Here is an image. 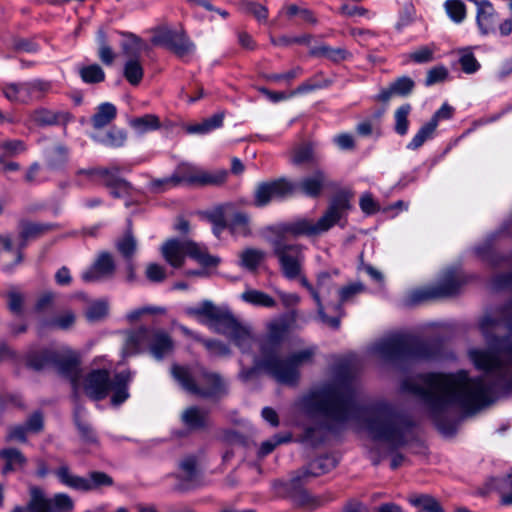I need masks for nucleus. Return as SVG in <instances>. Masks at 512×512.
Instances as JSON below:
<instances>
[{
  "label": "nucleus",
  "mask_w": 512,
  "mask_h": 512,
  "mask_svg": "<svg viewBox=\"0 0 512 512\" xmlns=\"http://www.w3.org/2000/svg\"><path fill=\"white\" fill-rule=\"evenodd\" d=\"M512 334V299L501 308L500 319L485 316L480 329L489 349H472L469 357L475 367L485 372L481 377H470L468 372L425 373L407 378L401 384L404 392L417 396L439 429L452 407L475 413L493 402L497 391L512 389V338L493 337L489 333L499 322Z\"/></svg>",
  "instance_id": "f257e3e1"
},
{
  "label": "nucleus",
  "mask_w": 512,
  "mask_h": 512,
  "mask_svg": "<svg viewBox=\"0 0 512 512\" xmlns=\"http://www.w3.org/2000/svg\"><path fill=\"white\" fill-rule=\"evenodd\" d=\"M301 406L307 414L322 417L332 426L366 416L367 430L373 438L396 446L405 443V435L412 427L409 418L392 405L360 406L355 379L351 376L337 377L312 389L301 399Z\"/></svg>",
  "instance_id": "f03ea898"
},
{
  "label": "nucleus",
  "mask_w": 512,
  "mask_h": 512,
  "mask_svg": "<svg viewBox=\"0 0 512 512\" xmlns=\"http://www.w3.org/2000/svg\"><path fill=\"white\" fill-rule=\"evenodd\" d=\"M289 330L290 324L285 318L274 320L267 325L266 335L259 340L261 358L256 362V366L278 383L293 385L299 378V368L312 361L315 349L306 348L292 353L285 359L280 358L278 353Z\"/></svg>",
  "instance_id": "7ed1b4c3"
},
{
  "label": "nucleus",
  "mask_w": 512,
  "mask_h": 512,
  "mask_svg": "<svg viewBox=\"0 0 512 512\" xmlns=\"http://www.w3.org/2000/svg\"><path fill=\"white\" fill-rule=\"evenodd\" d=\"M353 192L340 190L330 199L329 204L317 222L309 218H297L291 221L282 222L270 226L268 231L271 235L288 238L292 237H313L329 231L335 225L344 227L347 216L352 209Z\"/></svg>",
  "instance_id": "20e7f679"
},
{
  "label": "nucleus",
  "mask_w": 512,
  "mask_h": 512,
  "mask_svg": "<svg viewBox=\"0 0 512 512\" xmlns=\"http://www.w3.org/2000/svg\"><path fill=\"white\" fill-rule=\"evenodd\" d=\"M441 343L437 340L421 341L407 334H394L381 339L372 352L382 360H429L439 357Z\"/></svg>",
  "instance_id": "39448f33"
},
{
  "label": "nucleus",
  "mask_w": 512,
  "mask_h": 512,
  "mask_svg": "<svg viewBox=\"0 0 512 512\" xmlns=\"http://www.w3.org/2000/svg\"><path fill=\"white\" fill-rule=\"evenodd\" d=\"M187 313L191 316L207 318L215 331L228 336L243 353L252 350L255 337L249 328L237 321L228 308L216 306L211 301H204L198 306L188 308Z\"/></svg>",
  "instance_id": "423d86ee"
},
{
  "label": "nucleus",
  "mask_w": 512,
  "mask_h": 512,
  "mask_svg": "<svg viewBox=\"0 0 512 512\" xmlns=\"http://www.w3.org/2000/svg\"><path fill=\"white\" fill-rule=\"evenodd\" d=\"M171 374L188 393L202 397L219 399L227 394V385L220 374L207 370L201 365L186 366L173 364Z\"/></svg>",
  "instance_id": "0eeeda50"
},
{
  "label": "nucleus",
  "mask_w": 512,
  "mask_h": 512,
  "mask_svg": "<svg viewBox=\"0 0 512 512\" xmlns=\"http://www.w3.org/2000/svg\"><path fill=\"white\" fill-rule=\"evenodd\" d=\"M174 348V341L165 329L141 326L127 332L123 355L132 356L147 351L156 360H162L169 356Z\"/></svg>",
  "instance_id": "6e6552de"
},
{
  "label": "nucleus",
  "mask_w": 512,
  "mask_h": 512,
  "mask_svg": "<svg viewBox=\"0 0 512 512\" xmlns=\"http://www.w3.org/2000/svg\"><path fill=\"white\" fill-rule=\"evenodd\" d=\"M227 176L228 172L225 169L210 171L191 164H181L171 176L153 180L151 187L161 192L181 183L194 186H217L223 184Z\"/></svg>",
  "instance_id": "1a4fd4ad"
},
{
  "label": "nucleus",
  "mask_w": 512,
  "mask_h": 512,
  "mask_svg": "<svg viewBox=\"0 0 512 512\" xmlns=\"http://www.w3.org/2000/svg\"><path fill=\"white\" fill-rule=\"evenodd\" d=\"M27 364L35 370L53 366L60 374L68 377L73 385H76L79 376L78 355L68 348L31 352L27 357Z\"/></svg>",
  "instance_id": "9d476101"
},
{
  "label": "nucleus",
  "mask_w": 512,
  "mask_h": 512,
  "mask_svg": "<svg viewBox=\"0 0 512 512\" xmlns=\"http://www.w3.org/2000/svg\"><path fill=\"white\" fill-rule=\"evenodd\" d=\"M269 242L282 275L288 280L300 277L305 263V246L275 235H271Z\"/></svg>",
  "instance_id": "9b49d317"
},
{
  "label": "nucleus",
  "mask_w": 512,
  "mask_h": 512,
  "mask_svg": "<svg viewBox=\"0 0 512 512\" xmlns=\"http://www.w3.org/2000/svg\"><path fill=\"white\" fill-rule=\"evenodd\" d=\"M161 252L166 262L174 268L181 267L186 256L206 267L217 266L220 262L219 258L211 256L205 247L189 240H168L163 244Z\"/></svg>",
  "instance_id": "f8f14e48"
},
{
  "label": "nucleus",
  "mask_w": 512,
  "mask_h": 512,
  "mask_svg": "<svg viewBox=\"0 0 512 512\" xmlns=\"http://www.w3.org/2000/svg\"><path fill=\"white\" fill-rule=\"evenodd\" d=\"M463 283L460 273L455 269H449L436 285L411 291L405 299V305L413 306L431 299L454 296Z\"/></svg>",
  "instance_id": "ddd939ff"
},
{
  "label": "nucleus",
  "mask_w": 512,
  "mask_h": 512,
  "mask_svg": "<svg viewBox=\"0 0 512 512\" xmlns=\"http://www.w3.org/2000/svg\"><path fill=\"white\" fill-rule=\"evenodd\" d=\"M119 169L108 168H90L77 171L78 184L83 186L86 182L102 183L110 189V193L115 198L123 197L129 194L131 185L129 182L118 176Z\"/></svg>",
  "instance_id": "4468645a"
},
{
  "label": "nucleus",
  "mask_w": 512,
  "mask_h": 512,
  "mask_svg": "<svg viewBox=\"0 0 512 512\" xmlns=\"http://www.w3.org/2000/svg\"><path fill=\"white\" fill-rule=\"evenodd\" d=\"M53 474L59 482L71 489L88 492L113 485V479L108 474L101 471H93L88 477H81L73 474L66 463H62L53 471Z\"/></svg>",
  "instance_id": "2eb2a0df"
},
{
  "label": "nucleus",
  "mask_w": 512,
  "mask_h": 512,
  "mask_svg": "<svg viewBox=\"0 0 512 512\" xmlns=\"http://www.w3.org/2000/svg\"><path fill=\"white\" fill-rule=\"evenodd\" d=\"M51 83L43 80L3 83L1 91L10 102L28 104L42 99L51 90Z\"/></svg>",
  "instance_id": "dca6fc26"
},
{
  "label": "nucleus",
  "mask_w": 512,
  "mask_h": 512,
  "mask_svg": "<svg viewBox=\"0 0 512 512\" xmlns=\"http://www.w3.org/2000/svg\"><path fill=\"white\" fill-rule=\"evenodd\" d=\"M30 493L29 512H72L74 509V502L68 494L58 493L48 499L42 490L35 487L31 489Z\"/></svg>",
  "instance_id": "f3484780"
},
{
  "label": "nucleus",
  "mask_w": 512,
  "mask_h": 512,
  "mask_svg": "<svg viewBox=\"0 0 512 512\" xmlns=\"http://www.w3.org/2000/svg\"><path fill=\"white\" fill-rule=\"evenodd\" d=\"M144 45L139 37L130 35L122 46L124 54L130 57L124 65V77L133 86H137L143 79L144 70L138 56Z\"/></svg>",
  "instance_id": "a211bd4d"
},
{
  "label": "nucleus",
  "mask_w": 512,
  "mask_h": 512,
  "mask_svg": "<svg viewBox=\"0 0 512 512\" xmlns=\"http://www.w3.org/2000/svg\"><path fill=\"white\" fill-rule=\"evenodd\" d=\"M152 41L155 44L165 46L181 58L192 54L195 50V45L184 32L172 30L167 27L156 29Z\"/></svg>",
  "instance_id": "6ab92c4d"
},
{
  "label": "nucleus",
  "mask_w": 512,
  "mask_h": 512,
  "mask_svg": "<svg viewBox=\"0 0 512 512\" xmlns=\"http://www.w3.org/2000/svg\"><path fill=\"white\" fill-rule=\"evenodd\" d=\"M295 193L292 182L280 178L270 182L258 184L254 192V205L264 207L274 199H284Z\"/></svg>",
  "instance_id": "aec40b11"
},
{
  "label": "nucleus",
  "mask_w": 512,
  "mask_h": 512,
  "mask_svg": "<svg viewBox=\"0 0 512 512\" xmlns=\"http://www.w3.org/2000/svg\"><path fill=\"white\" fill-rule=\"evenodd\" d=\"M297 279L300 280L301 285L307 289V291L310 293L311 297L316 303L317 306V312L321 319V321L328 325L329 327L333 329H338L340 327V320L338 317H329L326 315L324 311V306L322 304V300L320 297V290L324 288L327 282L331 280L330 275L326 272L320 273L317 277V288H315L303 275V272L301 273V276Z\"/></svg>",
  "instance_id": "412c9836"
},
{
  "label": "nucleus",
  "mask_w": 512,
  "mask_h": 512,
  "mask_svg": "<svg viewBox=\"0 0 512 512\" xmlns=\"http://www.w3.org/2000/svg\"><path fill=\"white\" fill-rule=\"evenodd\" d=\"M337 461L333 456H322L311 461L306 467L296 472L290 480L293 488L307 482L310 478L318 477L334 469Z\"/></svg>",
  "instance_id": "4be33fe9"
},
{
  "label": "nucleus",
  "mask_w": 512,
  "mask_h": 512,
  "mask_svg": "<svg viewBox=\"0 0 512 512\" xmlns=\"http://www.w3.org/2000/svg\"><path fill=\"white\" fill-rule=\"evenodd\" d=\"M116 265L109 252H101L94 263L85 270L81 278L86 283L100 282L114 276Z\"/></svg>",
  "instance_id": "5701e85b"
},
{
  "label": "nucleus",
  "mask_w": 512,
  "mask_h": 512,
  "mask_svg": "<svg viewBox=\"0 0 512 512\" xmlns=\"http://www.w3.org/2000/svg\"><path fill=\"white\" fill-rule=\"evenodd\" d=\"M111 382L107 370H94L87 375L84 389L90 398L101 400L105 398L110 391Z\"/></svg>",
  "instance_id": "b1692460"
},
{
  "label": "nucleus",
  "mask_w": 512,
  "mask_h": 512,
  "mask_svg": "<svg viewBox=\"0 0 512 512\" xmlns=\"http://www.w3.org/2000/svg\"><path fill=\"white\" fill-rule=\"evenodd\" d=\"M294 186L295 191L299 190L302 194L310 198H318L328 186V178L323 170H316L312 175L302 178L297 184H294Z\"/></svg>",
  "instance_id": "393cba45"
},
{
  "label": "nucleus",
  "mask_w": 512,
  "mask_h": 512,
  "mask_svg": "<svg viewBox=\"0 0 512 512\" xmlns=\"http://www.w3.org/2000/svg\"><path fill=\"white\" fill-rule=\"evenodd\" d=\"M20 233L19 236L22 240L21 248L16 251V263L22 260L21 249L26 245L29 240L37 239L55 228L54 224L22 221L19 225Z\"/></svg>",
  "instance_id": "a878e982"
},
{
  "label": "nucleus",
  "mask_w": 512,
  "mask_h": 512,
  "mask_svg": "<svg viewBox=\"0 0 512 512\" xmlns=\"http://www.w3.org/2000/svg\"><path fill=\"white\" fill-rule=\"evenodd\" d=\"M477 6L476 23L482 35H488L495 32V26L498 19L497 13L488 0L475 1Z\"/></svg>",
  "instance_id": "bb28decb"
},
{
  "label": "nucleus",
  "mask_w": 512,
  "mask_h": 512,
  "mask_svg": "<svg viewBox=\"0 0 512 512\" xmlns=\"http://www.w3.org/2000/svg\"><path fill=\"white\" fill-rule=\"evenodd\" d=\"M176 477L179 480L178 488L180 490H187L199 484L200 477L194 456H187L180 461Z\"/></svg>",
  "instance_id": "cd10ccee"
},
{
  "label": "nucleus",
  "mask_w": 512,
  "mask_h": 512,
  "mask_svg": "<svg viewBox=\"0 0 512 512\" xmlns=\"http://www.w3.org/2000/svg\"><path fill=\"white\" fill-rule=\"evenodd\" d=\"M29 119L37 126L65 125L71 120V115L64 111L38 108L31 112Z\"/></svg>",
  "instance_id": "c85d7f7f"
},
{
  "label": "nucleus",
  "mask_w": 512,
  "mask_h": 512,
  "mask_svg": "<svg viewBox=\"0 0 512 512\" xmlns=\"http://www.w3.org/2000/svg\"><path fill=\"white\" fill-rule=\"evenodd\" d=\"M133 374L126 370L115 374L111 382L110 390L113 391L111 402L113 405H120L129 398L128 384L131 382Z\"/></svg>",
  "instance_id": "c756f323"
},
{
  "label": "nucleus",
  "mask_w": 512,
  "mask_h": 512,
  "mask_svg": "<svg viewBox=\"0 0 512 512\" xmlns=\"http://www.w3.org/2000/svg\"><path fill=\"white\" fill-rule=\"evenodd\" d=\"M0 458L5 462L2 468L3 475L22 470L27 462L25 456L14 448L0 450Z\"/></svg>",
  "instance_id": "7c9ffc66"
},
{
  "label": "nucleus",
  "mask_w": 512,
  "mask_h": 512,
  "mask_svg": "<svg viewBox=\"0 0 512 512\" xmlns=\"http://www.w3.org/2000/svg\"><path fill=\"white\" fill-rule=\"evenodd\" d=\"M208 411L198 406L185 409L181 415L183 424L192 430L202 429L206 426Z\"/></svg>",
  "instance_id": "2f4dec72"
},
{
  "label": "nucleus",
  "mask_w": 512,
  "mask_h": 512,
  "mask_svg": "<svg viewBox=\"0 0 512 512\" xmlns=\"http://www.w3.org/2000/svg\"><path fill=\"white\" fill-rule=\"evenodd\" d=\"M117 116V108L110 102L101 103L97 106L91 117V124L94 129H102L108 126Z\"/></svg>",
  "instance_id": "473e14b6"
},
{
  "label": "nucleus",
  "mask_w": 512,
  "mask_h": 512,
  "mask_svg": "<svg viewBox=\"0 0 512 512\" xmlns=\"http://www.w3.org/2000/svg\"><path fill=\"white\" fill-rule=\"evenodd\" d=\"M228 229L232 235L246 237L251 234L250 218L244 212H233L229 214Z\"/></svg>",
  "instance_id": "72a5a7b5"
},
{
  "label": "nucleus",
  "mask_w": 512,
  "mask_h": 512,
  "mask_svg": "<svg viewBox=\"0 0 512 512\" xmlns=\"http://www.w3.org/2000/svg\"><path fill=\"white\" fill-rule=\"evenodd\" d=\"M130 127L139 134L158 130L161 126L160 119L154 114H145L129 121Z\"/></svg>",
  "instance_id": "f704fd0d"
},
{
  "label": "nucleus",
  "mask_w": 512,
  "mask_h": 512,
  "mask_svg": "<svg viewBox=\"0 0 512 512\" xmlns=\"http://www.w3.org/2000/svg\"><path fill=\"white\" fill-rule=\"evenodd\" d=\"M92 138L107 147L119 148L124 146L127 140V133L125 130L117 127H112L104 136H92Z\"/></svg>",
  "instance_id": "c9c22d12"
},
{
  "label": "nucleus",
  "mask_w": 512,
  "mask_h": 512,
  "mask_svg": "<svg viewBox=\"0 0 512 512\" xmlns=\"http://www.w3.org/2000/svg\"><path fill=\"white\" fill-rule=\"evenodd\" d=\"M115 246L117 251L125 260L133 258L137 251V241L132 234L131 227H129L125 234L116 241Z\"/></svg>",
  "instance_id": "e433bc0d"
},
{
  "label": "nucleus",
  "mask_w": 512,
  "mask_h": 512,
  "mask_svg": "<svg viewBox=\"0 0 512 512\" xmlns=\"http://www.w3.org/2000/svg\"><path fill=\"white\" fill-rule=\"evenodd\" d=\"M318 158L312 143H304L294 148L292 152V163L303 165L317 162Z\"/></svg>",
  "instance_id": "4c0bfd02"
},
{
  "label": "nucleus",
  "mask_w": 512,
  "mask_h": 512,
  "mask_svg": "<svg viewBox=\"0 0 512 512\" xmlns=\"http://www.w3.org/2000/svg\"><path fill=\"white\" fill-rule=\"evenodd\" d=\"M411 111V104L405 103L399 106L394 112V131L400 136H404L408 133L410 124L409 115Z\"/></svg>",
  "instance_id": "58836bf2"
},
{
  "label": "nucleus",
  "mask_w": 512,
  "mask_h": 512,
  "mask_svg": "<svg viewBox=\"0 0 512 512\" xmlns=\"http://www.w3.org/2000/svg\"><path fill=\"white\" fill-rule=\"evenodd\" d=\"M241 299L254 306H261L266 308H272L276 306V301L271 296L255 289H249L243 292Z\"/></svg>",
  "instance_id": "ea45409f"
},
{
  "label": "nucleus",
  "mask_w": 512,
  "mask_h": 512,
  "mask_svg": "<svg viewBox=\"0 0 512 512\" xmlns=\"http://www.w3.org/2000/svg\"><path fill=\"white\" fill-rule=\"evenodd\" d=\"M240 265L249 270L256 271L265 258V253L262 250L248 248L240 254Z\"/></svg>",
  "instance_id": "a19ab883"
},
{
  "label": "nucleus",
  "mask_w": 512,
  "mask_h": 512,
  "mask_svg": "<svg viewBox=\"0 0 512 512\" xmlns=\"http://www.w3.org/2000/svg\"><path fill=\"white\" fill-rule=\"evenodd\" d=\"M436 129L437 127L434 125V122L428 121L422 125L411 141L407 144V149L413 151L418 150L427 140L433 138Z\"/></svg>",
  "instance_id": "79ce46f5"
},
{
  "label": "nucleus",
  "mask_w": 512,
  "mask_h": 512,
  "mask_svg": "<svg viewBox=\"0 0 512 512\" xmlns=\"http://www.w3.org/2000/svg\"><path fill=\"white\" fill-rule=\"evenodd\" d=\"M224 114L217 113L203 120L202 123L190 125L187 132L191 134H206L223 125Z\"/></svg>",
  "instance_id": "37998d69"
},
{
  "label": "nucleus",
  "mask_w": 512,
  "mask_h": 512,
  "mask_svg": "<svg viewBox=\"0 0 512 512\" xmlns=\"http://www.w3.org/2000/svg\"><path fill=\"white\" fill-rule=\"evenodd\" d=\"M443 6L454 23L461 24L466 19L467 7L462 0H446Z\"/></svg>",
  "instance_id": "c03bdc74"
},
{
  "label": "nucleus",
  "mask_w": 512,
  "mask_h": 512,
  "mask_svg": "<svg viewBox=\"0 0 512 512\" xmlns=\"http://www.w3.org/2000/svg\"><path fill=\"white\" fill-rule=\"evenodd\" d=\"M366 290V287L360 283H351L347 286H344L339 291V299L340 303L336 305V309L339 312V316H337L339 319L343 314L342 305L346 302L352 301L355 296H357L360 293H363Z\"/></svg>",
  "instance_id": "a18cd8bd"
},
{
  "label": "nucleus",
  "mask_w": 512,
  "mask_h": 512,
  "mask_svg": "<svg viewBox=\"0 0 512 512\" xmlns=\"http://www.w3.org/2000/svg\"><path fill=\"white\" fill-rule=\"evenodd\" d=\"M409 502L418 508L417 512H443L436 499L426 494L411 496Z\"/></svg>",
  "instance_id": "49530a36"
},
{
  "label": "nucleus",
  "mask_w": 512,
  "mask_h": 512,
  "mask_svg": "<svg viewBox=\"0 0 512 512\" xmlns=\"http://www.w3.org/2000/svg\"><path fill=\"white\" fill-rule=\"evenodd\" d=\"M79 75L87 84H97L105 80V72L98 64H91L79 68Z\"/></svg>",
  "instance_id": "de8ad7c7"
},
{
  "label": "nucleus",
  "mask_w": 512,
  "mask_h": 512,
  "mask_svg": "<svg viewBox=\"0 0 512 512\" xmlns=\"http://www.w3.org/2000/svg\"><path fill=\"white\" fill-rule=\"evenodd\" d=\"M303 74V69L300 66H296L291 70L284 73H270L264 76L265 80L275 84L291 85L294 79L300 77Z\"/></svg>",
  "instance_id": "09e8293b"
},
{
  "label": "nucleus",
  "mask_w": 512,
  "mask_h": 512,
  "mask_svg": "<svg viewBox=\"0 0 512 512\" xmlns=\"http://www.w3.org/2000/svg\"><path fill=\"white\" fill-rule=\"evenodd\" d=\"M313 54L325 57L333 62H340L348 58L350 53L344 48H333L322 45L313 50Z\"/></svg>",
  "instance_id": "8fccbe9b"
},
{
  "label": "nucleus",
  "mask_w": 512,
  "mask_h": 512,
  "mask_svg": "<svg viewBox=\"0 0 512 512\" xmlns=\"http://www.w3.org/2000/svg\"><path fill=\"white\" fill-rule=\"evenodd\" d=\"M396 96H408L415 87V82L408 76H402L390 83Z\"/></svg>",
  "instance_id": "3c124183"
},
{
  "label": "nucleus",
  "mask_w": 512,
  "mask_h": 512,
  "mask_svg": "<svg viewBox=\"0 0 512 512\" xmlns=\"http://www.w3.org/2000/svg\"><path fill=\"white\" fill-rule=\"evenodd\" d=\"M99 40V51L98 56L101 62L105 65H111L115 59V53L112 48L106 43L105 33L103 31H99L98 33Z\"/></svg>",
  "instance_id": "603ef678"
},
{
  "label": "nucleus",
  "mask_w": 512,
  "mask_h": 512,
  "mask_svg": "<svg viewBox=\"0 0 512 512\" xmlns=\"http://www.w3.org/2000/svg\"><path fill=\"white\" fill-rule=\"evenodd\" d=\"M435 47L422 46L409 54V59L415 63L423 64L434 59Z\"/></svg>",
  "instance_id": "864d4df0"
},
{
  "label": "nucleus",
  "mask_w": 512,
  "mask_h": 512,
  "mask_svg": "<svg viewBox=\"0 0 512 512\" xmlns=\"http://www.w3.org/2000/svg\"><path fill=\"white\" fill-rule=\"evenodd\" d=\"M241 9L246 13H251L259 21H265L268 17V10L265 6L251 1H243Z\"/></svg>",
  "instance_id": "5fc2aeb1"
},
{
  "label": "nucleus",
  "mask_w": 512,
  "mask_h": 512,
  "mask_svg": "<svg viewBox=\"0 0 512 512\" xmlns=\"http://www.w3.org/2000/svg\"><path fill=\"white\" fill-rule=\"evenodd\" d=\"M290 435L280 436L275 435L272 439L264 441L258 451L259 457H265L270 454L279 444L289 442Z\"/></svg>",
  "instance_id": "6e6d98bb"
},
{
  "label": "nucleus",
  "mask_w": 512,
  "mask_h": 512,
  "mask_svg": "<svg viewBox=\"0 0 512 512\" xmlns=\"http://www.w3.org/2000/svg\"><path fill=\"white\" fill-rule=\"evenodd\" d=\"M448 77V70L445 66L439 65L431 68L427 72V76L425 79L426 86H432L436 83L443 82Z\"/></svg>",
  "instance_id": "4d7b16f0"
},
{
  "label": "nucleus",
  "mask_w": 512,
  "mask_h": 512,
  "mask_svg": "<svg viewBox=\"0 0 512 512\" xmlns=\"http://www.w3.org/2000/svg\"><path fill=\"white\" fill-rule=\"evenodd\" d=\"M203 345L205 348L210 352V354L215 356H226L230 353L229 347L218 340H210V339H203L202 340Z\"/></svg>",
  "instance_id": "13d9d810"
},
{
  "label": "nucleus",
  "mask_w": 512,
  "mask_h": 512,
  "mask_svg": "<svg viewBox=\"0 0 512 512\" xmlns=\"http://www.w3.org/2000/svg\"><path fill=\"white\" fill-rule=\"evenodd\" d=\"M459 63L461 65L462 70L467 74L475 73L480 68L479 62L471 52L464 53L460 57Z\"/></svg>",
  "instance_id": "bf43d9fd"
},
{
  "label": "nucleus",
  "mask_w": 512,
  "mask_h": 512,
  "mask_svg": "<svg viewBox=\"0 0 512 512\" xmlns=\"http://www.w3.org/2000/svg\"><path fill=\"white\" fill-rule=\"evenodd\" d=\"M108 311V306L103 301L92 303L87 309L86 316L90 321H96L103 318Z\"/></svg>",
  "instance_id": "052dcab7"
},
{
  "label": "nucleus",
  "mask_w": 512,
  "mask_h": 512,
  "mask_svg": "<svg viewBox=\"0 0 512 512\" xmlns=\"http://www.w3.org/2000/svg\"><path fill=\"white\" fill-rule=\"evenodd\" d=\"M7 297L9 310L14 314L20 315L23 311L24 295L17 291H10Z\"/></svg>",
  "instance_id": "680f3d73"
},
{
  "label": "nucleus",
  "mask_w": 512,
  "mask_h": 512,
  "mask_svg": "<svg viewBox=\"0 0 512 512\" xmlns=\"http://www.w3.org/2000/svg\"><path fill=\"white\" fill-rule=\"evenodd\" d=\"M232 203L224 204L213 215L210 216L212 225L227 224L230 212L233 210Z\"/></svg>",
  "instance_id": "e2e57ef3"
},
{
  "label": "nucleus",
  "mask_w": 512,
  "mask_h": 512,
  "mask_svg": "<svg viewBox=\"0 0 512 512\" xmlns=\"http://www.w3.org/2000/svg\"><path fill=\"white\" fill-rule=\"evenodd\" d=\"M145 273L147 279L151 282H162L166 278L165 268L156 263L148 264Z\"/></svg>",
  "instance_id": "0e129e2a"
},
{
  "label": "nucleus",
  "mask_w": 512,
  "mask_h": 512,
  "mask_svg": "<svg viewBox=\"0 0 512 512\" xmlns=\"http://www.w3.org/2000/svg\"><path fill=\"white\" fill-rule=\"evenodd\" d=\"M68 151L63 146H57L53 149L52 155L48 159V166L51 169H57L66 161Z\"/></svg>",
  "instance_id": "69168bd1"
},
{
  "label": "nucleus",
  "mask_w": 512,
  "mask_h": 512,
  "mask_svg": "<svg viewBox=\"0 0 512 512\" xmlns=\"http://www.w3.org/2000/svg\"><path fill=\"white\" fill-rule=\"evenodd\" d=\"M55 294L53 292H45L41 294L36 303L34 310L36 313H44L50 309L54 303Z\"/></svg>",
  "instance_id": "338daca9"
},
{
  "label": "nucleus",
  "mask_w": 512,
  "mask_h": 512,
  "mask_svg": "<svg viewBox=\"0 0 512 512\" xmlns=\"http://www.w3.org/2000/svg\"><path fill=\"white\" fill-rule=\"evenodd\" d=\"M322 87H324V85H322L315 78H311V79H308V80L304 81L299 86H297L296 89H294L293 91H291L289 93V96H296V95H300V94H306V93L312 92V91H314L316 89H320Z\"/></svg>",
  "instance_id": "774afa93"
}]
</instances>
